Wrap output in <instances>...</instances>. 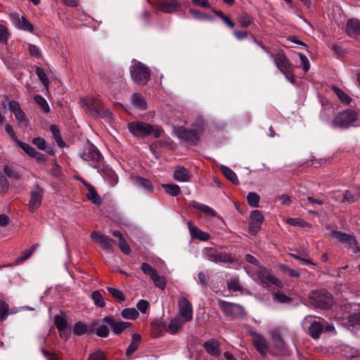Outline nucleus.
Instances as JSON below:
<instances>
[{
    "label": "nucleus",
    "mask_w": 360,
    "mask_h": 360,
    "mask_svg": "<svg viewBox=\"0 0 360 360\" xmlns=\"http://www.w3.org/2000/svg\"><path fill=\"white\" fill-rule=\"evenodd\" d=\"M50 131L58 146L61 148L64 147L65 143L60 136V131L58 127L55 124H51L50 126Z\"/></svg>",
    "instance_id": "35"
},
{
    "label": "nucleus",
    "mask_w": 360,
    "mask_h": 360,
    "mask_svg": "<svg viewBox=\"0 0 360 360\" xmlns=\"http://www.w3.org/2000/svg\"><path fill=\"white\" fill-rule=\"evenodd\" d=\"M8 305L4 301L0 302V321L5 320L8 316Z\"/></svg>",
    "instance_id": "60"
},
{
    "label": "nucleus",
    "mask_w": 360,
    "mask_h": 360,
    "mask_svg": "<svg viewBox=\"0 0 360 360\" xmlns=\"http://www.w3.org/2000/svg\"><path fill=\"white\" fill-rule=\"evenodd\" d=\"M131 79L138 84L145 85L150 79V70L142 63L134 60L129 68Z\"/></svg>",
    "instance_id": "3"
},
{
    "label": "nucleus",
    "mask_w": 360,
    "mask_h": 360,
    "mask_svg": "<svg viewBox=\"0 0 360 360\" xmlns=\"http://www.w3.org/2000/svg\"><path fill=\"white\" fill-rule=\"evenodd\" d=\"M141 269L143 272L145 274L149 276L150 278L155 276V274L158 272L157 270L154 269L151 265L146 262L142 263Z\"/></svg>",
    "instance_id": "55"
},
{
    "label": "nucleus",
    "mask_w": 360,
    "mask_h": 360,
    "mask_svg": "<svg viewBox=\"0 0 360 360\" xmlns=\"http://www.w3.org/2000/svg\"><path fill=\"white\" fill-rule=\"evenodd\" d=\"M34 101L37 103V105H39L41 110L45 112V113H49L51 112V108L47 103V101L45 100V98L41 96V95H35L34 96Z\"/></svg>",
    "instance_id": "40"
},
{
    "label": "nucleus",
    "mask_w": 360,
    "mask_h": 360,
    "mask_svg": "<svg viewBox=\"0 0 360 360\" xmlns=\"http://www.w3.org/2000/svg\"><path fill=\"white\" fill-rule=\"evenodd\" d=\"M323 328V324L319 321H313L309 328V335L314 339H318L320 337Z\"/></svg>",
    "instance_id": "29"
},
{
    "label": "nucleus",
    "mask_w": 360,
    "mask_h": 360,
    "mask_svg": "<svg viewBox=\"0 0 360 360\" xmlns=\"http://www.w3.org/2000/svg\"><path fill=\"white\" fill-rule=\"evenodd\" d=\"M80 104L86 111L93 117H96V114L98 113L103 103L99 99H96L92 97L81 98Z\"/></svg>",
    "instance_id": "12"
},
{
    "label": "nucleus",
    "mask_w": 360,
    "mask_h": 360,
    "mask_svg": "<svg viewBox=\"0 0 360 360\" xmlns=\"http://www.w3.org/2000/svg\"><path fill=\"white\" fill-rule=\"evenodd\" d=\"M88 360H106V356L102 350H98L89 354Z\"/></svg>",
    "instance_id": "64"
},
{
    "label": "nucleus",
    "mask_w": 360,
    "mask_h": 360,
    "mask_svg": "<svg viewBox=\"0 0 360 360\" xmlns=\"http://www.w3.org/2000/svg\"><path fill=\"white\" fill-rule=\"evenodd\" d=\"M332 90L338 97L341 103L349 105L352 102V98L338 87L333 86Z\"/></svg>",
    "instance_id": "37"
},
{
    "label": "nucleus",
    "mask_w": 360,
    "mask_h": 360,
    "mask_svg": "<svg viewBox=\"0 0 360 360\" xmlns=\"http://www.w3.org/2000/svg\"><path fill=\"white\" fill-rule=\"evenodd\" d=\"M15 143L29 156L33 155L35 149L30 144L21 141L18 139H15Z\"/></svg>",
    "instance_id": "48"
},
{
    "label": "nucleus",
    "mask_w": 360,
    "mask_h": 360,
    "mask_svg": "<svg viewBox=\"0 0 360 360\" xmlns=\"http://www.w3.org/2000/svg\"><path fill=\"white\" fill-rule=\"evenodd\" d=\"M72 331L76 335H82L87 332V326L81 321H77L75 323Z\"/></svg>",
    "instance_id": "44"
},
{
    "label": "nucleus",
    "mask_w": 360,
    "mask_h": 360,
    "mask_svg": "<svg viewBox=\"0 0 360 360\" xmlns=\"http://www.w3.org/2000/svg\"><path fill=\"white\" fill-rule=\"evenodd\" d=\"M360 198V186H352L350 189L346 190L344 193L342 202L353 203Z\"/></svg>",
    "instance_id": "22"
},
{
    "label": "nucleus",
    "mask_w": 360,
    "mask_h": 360,
    "mask_svg": "<svg viewBox=\"0 0 360 360\" xmlns=\"http://www.w3.org/2000/svg\"><path fill=\"white\" fill-rule=\"evenodd\" d=\"M77 179L80 180L82 184L86 187L88 190V193L86 194V198L89 200H90L93 204L99 205L102 203V198L98 194L96 188L91 184L88 183L86 181L83 179L82 177H77Z\"/></svg>",
    "instance_id": "16"
},
{
    "label": "nucleus",
    "mask_w": 360,
    "mask_h": 360,
    "mask_svg": "<svg viewBox=\"0 0 360 360\" xmlns=\"http://www.w3.org/2000/svg\"><path fill=\"white\" fill-rule=\"evenodd\" d=\"M204 254L209 261L214 263L232 264L235 261L232 254L221 252L214 248H206Z\"/></svg>",
    "instance_id": "6"
},
{
    "label": "nucleus",
    "mask_w": 360,
    "mask_h": 360,
    "mask_svg": "<svg viewBox=\"0 0 360 360\" xmlns=\"http://www.w3.org/2000/svg\"><path fill=\"white\" fill-rule=\"evenodd\" d=\"M346 33L350 37L357 38L360 37V20L352 18L346 25Z\"/></svg>",
    "instance_id": "20"
},
{
    "label": "nucleus",
    "mask_w": 360,
    "mask_h": 360,
    "mask_svg": "<svg viewBox=\"0 0 360 360\" xmlns=\"http://www.w3.org/2000/svg\"><path fill=\"white\" fill-rule=\"evenodd\" d=\"M218 304L224 313L233 318L242 316L245 314V309L238 304L231 303L221 300L218 301Z\"/></svg>",
    "instance_id": "10"
},
{
    "label": "nucleus",
    "mask_w": 360,
    "mask_h": 360,
    "mask_svg": "<svg viewBox=\"0 0 360 360\" xmlns=\"http://www.w3.org/2000/svg\"><path fill=\"white\" fill-rule=\"evenodd\" d=\"M91 238L99 244L101 248L107 252H112L113 250L112 244L115 241L108 236L101 233L99 231H94L91 233Z\"/></svg>",
    "instance_id": "13"
},
{
    "label": "nucleus",
    "mask_w": 360,
    "mask_h": 360,
    "mask_svg": "<svg viewBox=\"0 0 360 360\" xmlns=\"http://www.w3.org/2000/svg\"><path fill=\"white\" fill-rule=\"evenodd\" d=\"M173 177L178 181L186 182L191 179V174L186 168L177 166L174 169Z\"/></svg>",
    "instance_id": "23"
},
{
    "label": "nucleus",
    "mask_w": 360,
    "mask_h": 360,
    "mask_svg": "<svg viewBox=\"0 0 360 360\" xmlns=\"http://www.w3.org/2000/svg\"><path fill=\"white\" fill-rule=\"evenodd\" d=\"M347 320L352 326H360V311L349 314Z\"/></svg>",
    "instance_id": "57"
},
{
    "label": "nucleus",
    "mask_w": 360,
    "mask_h": 360,
    "mask_svg": "<svg viewBox=\"0 0 360 360\" xmlns=\"http://www.w3.org/2000/svg\"><path fill=\"white\" fill-rule=\"evenodd\" d=\"M273 298L278 302L283 304L290 303L292 301L291 297L280 292H274L273 294Z\"/></svg>",
    "instance_id": "53"
},
{
    "label": "nucleus",
    "mask_w": 360,
    "mask_h": 360,
    "mask_svg": "<svg viewBox=\"0 0 360 360\" xmlns=\"http://www.w3.org/2000/svg\"><path fill=\"white\" fill-rule=\"evenodd\" d=\"M271 338L274 344V347L277 349L283 351L285 349V342L278 332H273L271 334Z\"/></svg>",
    "instance_id": "33"
},
{
    "label": "nucleus",
    "mask_w": 360,
    "mask_h": 360,
    "mask_svg": "<svg viewBox=\"0 0 360 360\" xmlns=\"http://www.w3.org/2000/svg\"><path fill=\"white\" fill-rule=\"evenodd\" d=\"M160 9L166 13H171L177 11L180 8V4L176 1L172 2L167 0H160L159 2Z\"/></svg>",
    "instance_id": "24"
},
{
    "label": "nucleus",
    "mask_w": 360,
    "mask_h": 360,
    "mask_svg": "<svg viewBox=\"0 0 360 360\" xmlns=\"http://www.w3.org/2000/svg\"><path fill=\"white\" fill-rule=\"evenodd\" d=\"M270 57L274 59L276 68L282 72L285 78H288V75L293 72V65L290 62L283 51L274 54L270 53Z\"/></svg>",
    "instance_id": "7"
},
{
    "label": "nucleus",
    "mask_w": 360,
    "mask_h": 360,
    "mask_svg": "<svg viewBox=\"0 0 360 360\" xmlns=\"http://www.w3.org/2000/svg\"><path fill=\"white\" fill-rule=\"evenodd\" d=\"M259 195L255 192H250L247 195V202L252 207H259Z\"/></svg>",
    "instance_id": "45"
},
{
    "label": "nucleus",
    "mask_w": 360,
    "mask_h": 360,
    "mask_svg": "<svg viewBox=\"0 0 360 360\" xmlns=\"http://www.w3.org/2000/svg\"><path fill=\"white\" fill-rule=\"evenodd\" d=\"M309 305L315 309L326 310L333 304V297L325 289L311 291L309 295Z\"/></svg>",
    "instance_id": "2"
},
{
    "label": "nucleus",
    "mask_w": 360,
    "mask_h": 360,
    "mask_svg": "<svg viewBox=\"0 0 360 360\" xmlns=\"http://www.w3.org/2000/svg\"><path fill=\"white\" fill-rule=\"evenodd\" d=\"M238 22L243 27H248L253 23V19L247 13H242L238 17Z\"/></svg>",
    "instance_id": "50"
},
{
    "label": "nucleus",
    "mask_w": 360,
    "mask_h": 360,
    "mask_svg": "<svg viewBox=\"0 0 360 360\" xmlns=\"http://www.w3.org/2000/svg\"><path fill=\"white\" fill-rule=\"evenodd\" d=\"M154 285L162 290H164L166 288L167 285V281L164 276H160L158 272L155 274V276H153L150 278Z\"/></svg>",
    "instance_id": "47"
},
{
    "label": "nucleus",
    "mask_w": 360,
    "mask_h": 360,
    "mask_svg": "<svg viewBox=\"0 0 360 360\" xmlns=\"http://www.w3.org/2000/svg\"><path fill=\"white\" fill-rule=\"evenodd\" d=\"M54 323L58 330H62L68 328V323L65 319L58 314L54 316Z\"/></svg>",
    "instance_id": "49"
},
{
    "label": "nucleus",
    "mask_w": 360,
    "mask_h": 360,
    "mask_svg": "<svg viewBox=\"0 0 360 360\" xmlns=\"http://www.w3.org/2000/svg\"><path fill=\"white\" fill-rule=\"evenodd\" d=\"M95 117H101L110 121L112 119V114L111 111L108 108H105L103 104Z\"/></svg>",
    "instance_id": "52"
},
{
    "label": "nucleus",
    "mask_w": 360,
    "mask_h": 360,
    "mask_svg": "<svg viewBox=\"0 0 360 360\" xmlns=\"http://www.w3.org/2000/svg\"><path fill=\"white\" fill-rule=\"evenodd\" d=\"M81 158L99 172L103 163V157L99 150L93 144H89L84 148L80 154Z\"/></svg>",
    "instance_id": "4"
},
{
    "label": "nucleus",
    "mask_w": 360,
    "mask_h": 360,
    "mask_svg": "<svg viewBox=\"0 0 360 360\" xmlns=\"http://www.w3.org/2000/svg\"><path fill=\"white\" fill-rule=\"evenodd\" d=\"M188 228L192 238L198 239L202 241H207L210 238L208 233L193 226L191 222H188Z\"/></svg>",
    "instance_id": "25"
},
{
    "label": "nucleus",
    "mask_w": 360,
    "mask_h": 360,
    "mask_svg": "<svg viewBox=\"0 0 360 360\" xmlns=\"http://www.w3.org/2000/svg\"><path fill=\"white\" fill-rule=\"evenodd\" d=\"M132 104L141 110L147 109V102L139 94H134L131 98Z\"/></svg>",
    "instance_id": "32"
},
{
    "label": "nucleus",
    "mask_w": 360,
    "mask_h": 360,
    "mask_svg": "<svg viewBox=\"0 0 360 360\" xmlns=\"http://www.w3.org/2000/svg\"><path fill=\"white\" fill-rule=\"evenodd\" d=\"M121 316L125 319L136 320L139 316V312L134 307L125 308L122 310Z\"/></svg>",
    "instance_id": "34"
},
{
    "label": "nucleus",
    "mask_w": 360,
    "mask_h": 360,
    "mask_svg": "<svg viewBox=\"0 0 360 360\" xmlns=\"http://www.w3.org/2000/svg\"><path fill=\"white\" fill-rule=\"evenodd\" d=\"M35 73L37 75L39 80L44 84V86L47 87L49 84V78L47 77L44 69L37 66L35 68Z\"/></svg>",
    "instance_id": "51"
},
{
    "label": "nucleus",
    "mask_w": 360,
    "mask_h": 360,
    "mask_svg": "<svg viewBox=\"0 0 360 360\" xmlns=\"http://www.w3.org/2000/svg\"><path fill=\"white\" fill-rule=\"evenodd\" d=\"M186 323L181 318L175 317L170 321L167 330L171 334H176Z\"/></svg>",
    "instance_id": "28"
},
{
    "label": "nucleus",
    "mask_w": 360,
    "mask_h": 360,
    "mask_svg": "<svg viewBox=\"0 0 360 360\" xmlns=\"http://www.w3.org/2000/svg\"><path fill=\"white\" fill-rule=\"evenodd\" d=\"M17 28L22 30L24 31H27L31 33L34 32V26L33 25L29 22V20L24 16L21 17V20L19 25H18Z\"/></svg>",
    "instance_id": "46"
},
{
    "label": "nucleus",
    "mask_w": 360,
    "mask_h": 360,
    "mask_svg": "<svg viewBox=\"0 0 360 360\" xmlns=\"http://www.w3.org/2000/svg\"><path fill=\"white\" fill-rule=\"evenodd\" d=\"M32 143L35 145L39 150H44L46 148V142L41 137H36L32 139Z\"/></svg>",
    "instance_id": "63"
},
{
    "label": "nucleus",
    "mask_w": 360,
    "mask_h": 360,
    "mask_svg": "<svg viewBox=\"0 0 360 360\" xmlns=\"http://www.w3.org/2000/svg\"><path fill=\"white\" fill-rule=\"evenodd\" d=\"M189 13L195 19L199 20L212 21L214 19L213 16H212L210 15H208V14H206V13H202L201 11L195 10V9H193V8L189 9Z\"/></svg>",
    "instance_id": "36"
},
{
    "label": "nucleus",
    "mask_w": 360,
    "mask_h": 360,
    "mask_svg": "<svg viewBox=\"0 0 360 360\" xmlns=\"http://www.w3.org/2000/svg\"><path fill=\"white\" fill-rule=\"evenodd\" d=\"M141 342V336L139 333H133L131 335V342L126 349V356H131L139 348Z\"/></svg>",
    "instance_id": "26"
},
{
    "label": "nucleus",
    "mask_w": 360,
    "mask_h": 360,
    "mask_svg": "<svg viewBox=\"0 0 360 360\" xmlns=\"http://www.w3.org/2000/svg\"><path fill=\"white\" fill-rule=\"evenodd\" d=\"M281 269L284 274H287L290 277H292V278L300 277V273L297 271H296L293 269H291L286 265H282Z\"/></svg>",
    "instance_id": "61"
},
{
    "label": "nucleus",
    "mask_w": 360,
    "mask_h": 360,
    "mask_svg": "<svg viewBox=\"0 0 360 360\" xmlns=\"http://www.w3.org/2000/svg\"><path fill=\"white\" fill-rule=\"evenodd\" d=\"M220 169L223 174L233 184H239V180L237 177L236 174L229 167L221 165Z\"/></svg>",
    "instance_id": "31"
},
{
    "label": "nucleus",
    "mask_w": 360,
    "mask_h": 360,
    "mask_svg": "<svg viewBox=\"0 0 360 360\" xmlns=\"http://www.w3.org/2000/svg\"><path fill=\"white\" fill-rule=\"evenodd\" d=\"M8 28L2 25H0V43L7 44L8 38Z\"/></svg>",
    "instance_id": "62"
},
{
    "label": "nucleus",
    "mask_w": 360,
    "mask_h": 360,
    "mask_svg": "<svg viewBox=\"0 0 360 360\" xmlns=\"http://www.w3.org/2000/svg\"><path fill=\"white\" fill-rule=\"evenodd\" d=\"M174 131L179 139L193 145H197L200 140V134L193 129H188L181 126L175 127Z\"/></svg>",
    "instance_id": "9"
},
{
    "label": "nucleus",
    "mask_w": 360,
    "mask_h": 360,
    "mask_svg": "<svg viewBox=\"0 0 360 360\" xmlns=\"http://www.w3.org/2000/svg\"><path fill=\"white\" fill-rule=\"evenodd\" d=\"M331 235L333 237L335 238L342 243H347L350 246L356 245V250L355 251V252H360V248L357 246V241L354 236L339 231H333Z\"/></svg>",
    "instance_id": "17"
},
{
    "label": "nucleus",
    "mask_w": 360,
    "mask_h": 360,
    "mask_svg": "<svg viewBox=\"0 0 360 360\" xmlns=\"http://www.w3.org/2000/svg\"><path fill=\"white\" fill-rule=\"evenodd\" d=\"M91 299L94 301V304L101 308H103L105 307V302L102 296L101 293L98 290H95L92 292L91 295Z\"/></svg>",
    "instance_id": "38"
},
{
    "label": "nucleus",
    "mask_w": 360,
    "mask_h": 360,
    "mask_svg": "<svg viewBox=\"0 0 360 360\" xmlns=\"http://www.w3.org/2000/svg\"><path fill=\"white\" fill-rule=\"evenodd\" d=\"M227 288L229 290L233 292L241 291L243 289V287L240 285L239 281L236 278L231 279L227 282Z\"/></svg>",
    "instance_id": "54"
},
{
    "label": "nucleus",
    "mask_w": 360,
    "mask_h": 360,
    "mask_svg": "<svg viewBox=\"0 0 360 360\" xmlns=\"http://www.w3.org/2000/svg\"><path fill=\"white\" fill-rule=\"evenodd\" d=\"M131 179L137 186L145 190L146 192L151 193L154 191L153 184L149 179L138 175H131Z\"/></svg>",
    "instance_id": "21"
},
{
    "label": "nucleus",
    "mask_w": 360,
    "mask_h": 360,
    "mask_svg": "<svg viewBox=\"0 0 360 360\" xmlns=\"http://www.w3.org/2000/svg\"><path fill=\"white\" fill-rule=\"evenodd\" d=\"M95 333L98 337L102 338H108L110 334L109 326L102 322V324L96 328Z\"/></svg>",
    "instance_id": "43"
},
{
    "label": "nucleus",
    "mask_w": 360,
    "mask_h": 360,
    "mask_svg": "<svg viewBox=\"0 0 360 360\" xmlns=\"http://www.w3.org/2000/svg\"><path fill=\"white\" fill-rule=\"evenodd\" d=\"M37 246V244H34L31 246L30 249L23 251L21 253L20 256L16 259V262L20 263L27 260L32 255V253L34 252Z\"/></svg>",
    "instance_id": "42"
},
{
    "label": "nucleus",
    "mask_w": 360,
    "mask_h": 360,
    "mask_svg": "<svg viewBox=\"0 0 360 360\" xmlns=\"http://www.w3.org/2000/svg\"><path fill=\"white\" fill-rule=\"evenodd\" d=\"M44 195V189L39 184H36L31 187L30 192V198L27 204L28 210L30 212L34 213L41 207Z\"/></svg>",
    "instance_id": "8"
},
{
    "label": "nucleus",
    "mask_w": 360,
    "mask_h": 360,
    "mask_svg": "<svg viewBox=\"0 0 360 360\" xmlns=\"http://www.w3.org/2000/svg\"><path fill=\"white\" fill-rule=\"evenodd\" d=\"M264 219L261 211L255 210L251 212L249 222V233L251 235L255 236L259 231Z\"/></svg>",
    "instance_id": "14"
},
{
    "label": "nucleus",
    "mask_w": 360,
    "mask_h": 360,
    "mask_svg": "<svg viewBox=\"0 0 360 360\" xmlns=\"http://www.w3.org/2000/svg\"><path fill=\"white\" fill-rule=\"evenodd\" d=\"M203 347L207 353L212 356L218 357L221 354L220 344L217 339L212 338L205 342Z\"/></svg>",
    "instance_id": "18"
},
{
    "label": "nucleus",
    "mask_w": 360,
    "mask_h": 360,
    "mask_svg": "<svg viewBox=\"0 0 360 360\" xmlns=\"http://www.w3.org/2000/svg\"><path fill=\"white\" fill-rule=\"evenodd\" d=\"M9 189V183L6 177L0 173V193L5 194Z\"/></svg>",
    "instance_id": "58"
},
{
    "label": "nucleus",
    "mask_w": 360,
    "mask_h": 360,
    "mask_svg": "<svg viewBox=\"0 0 360 360\" xmlns=\"http://www.w3.org/2000/svg\"><path fill=\"white\" fill-rule=\"evenodd\" d=\"M129 131L136 138H144L153 134L155 138H160L163 130L160 127L155 128L152 124L142 122L134 121L127 124Z\"/></svg>",
    "instance_id": "1"
},
{
    "label": "nucleus",
    "mask_w": 360,
    "mask_h": 360,
    "mask_svg": "<svg viewBox=\"0 0 360 360\" xmlns=\"http://www.w3.org/2000/svg\"><path fill=\"white\" fill-rule=\"evenodd\" d=\"M162 187L167 194L172 196H177L181 193L180 187L176 184H162Z\"/></svg>",
    "instance_id": "39"
},
{
    "label": "nucleus",
    "mask_w": 360,
    "mask_h": 360,
    "mask_svg": "<svg viewBox=\"0 0 360 360\" xmlns=\"http://www.w3.org/2000/svg\"><path fill=\"white\" fill-rule=\"evenodd\" d=\"M4 172L9 178L20 179L21 177V175L18 172L13 170L11 167L8 165L4 166Z\"/></svg>",
    "instance_id": "59"
},
{
    "label": "nucleus",
    "mask_w": 360,
    "mask_h": 360,
    "mask_svg": "<svg viewBox=\"0 0 360 360\" xmlns=\"http://www.w3.org/2000/svg\"><path fill=\"white\" fill-rule=\"evenodd\" d=\"M259 280L263 285L269 286V284H273L278 288L283 287V283L277 277L271 274H261L259 276Z\"/></svg>",
    "instance_id": "27"
},
{
    "label": "nucleus",
    "mask_w": 360,
    "mask_h": 360,
    "mask_svg": "<svg viewBox=\"0 0 360 360\" xmlns=\"http://www.w3.org/2000/svg\"><path fill=\"white\" fill-rule=\"evenodd\" d=\"M101 322L108 324L114 335H120L125 329L131 326V323L123 321H116L112 315L105 316L101 320Z\"/></svg>",
    "instance_id": "11"
},
{
    "label": "nucleus",
    "mask_w": 360,
    "mask_h": 360,
    "mask_svg": "<svg viewBox=\"0 0 360 360\" xmlns=\"http://www.w3.org/2000/svg\"><path fill=\"white\" fill-rule=\"evenodd\" d=\"M191 205L205 214L206 216H217L216 212L207 205L200 204L196 201L191 202Z\"/></svg>",
    "instance_id": "30"
},
{
    "label": "nucleus",
    "mask_w": 360,
    "mask_h": 360,
    "mask_svg": "<svg viewBox=\"0 0 360 360\" xmlns=\"http://www.w3.org/2000/svg\"><path fill=\"white\" fill-rule=\"evenodd\" d=\"M179 316L184 322H188L193 319V307L190 301L185 297H181L178 301Z\"/></svg>",
    "instance_id": "15"
},
{
    "label": "nucleus",
    "mask_w": 360,
    "mask_h": 360,
    "mask_svg": "<svg viewBox=\"0 0 360 360\" xmlns=\"http://www.w3.org/2000/svg\"><path fill=\"white\" fill-rule=\"evenodd\" d=\"M358 119V113L352 109L343 110L337 115L332 121L334 127L349 128Z\"/></svg>",
    "instance_id": "5"
},
{
    "label": "nucleus",
    "mask_w": 360,
    "mask_h": 360,
    "mask_svg": "<svg viewBox=\"0 0 360 360\" xmlns=\"http://www.w3.org/2000/svg\"><path fill=\"white\" fill-rule=\"evenodd\" d=\"M107 290L113 298L117 299L119 302L125 301L126 297L120 290L112 287H107Z\"/></svg>",
    "instance_id": "41"
},
{
    "label": "nucleus",
    "mask_w": 360,
    "mask_h": 360,
    "mask_svg": "<svg viewBox=\"0 0 360 360\" xmlns=\"http://www.w3.org/2000/svg\"><path fill=\"white\" fill-rule=\"evenodd\" d=\"M103 173L112 186L115 185L118 182V177L112 171L108 169H105L103 167Z\"/></svg>",
    "instance_id": "56"
},
{
    "label": "nucleus",
    "mask_w": 360,
    "mask_h": 360,
    "mask_svg": "<svg viewBox=\"0 0 360 360\" xmlns=\"http://www.w3.org/2000/svg\"><path fill=\"white\" fill-rule=\"evenodd\" d=\"M251 335L253 337V345L255 347L262 356H266L268 346L265 338L256 332H252Z\"/></svg>",
    "instance_id": "19"
}]
</instances>
